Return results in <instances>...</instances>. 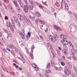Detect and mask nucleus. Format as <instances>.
<instances>
[{
  "label": "nucleus",
  "mask_w": 77,
  "mask_h": 77,
  "mask_svg": "<svg viewBox=\"0 0 77 77\" xmlns=\"http://www.w3.org/2000/svg\"><path fill=\"white\" fill-rule=\"evenodd\" d=\"M63 6H65V8L66 9H67V10L68 9V6L67 4H65V0H62L61 6L62 9H63Z\"/></svg>",
  "instance_id": "f257e3e1"
},
{
  "label": "nucleus",
  "mask_w": 77,
  "mask_h": 77,
  "mask_svg": "<svg viewBox=\"0 0 77 77\" xmlns=\"http://www.w3.org/2000/svg\"><path fill=\"white\" fill-rule=\"evenodd\" d=\"M19 19L20 21H23V20L27 24L29 23V21H28L26 17H25V16H19Z\"/></svg>",
  "instance_id": "f03ea898"
},
{
  "label": "nucleus",
  "mask_w": 77,
  "mask_h": 77,
  "mask_svg": "<svg viewBox=\"0 0 77 77\" xmlns=\"http://www.w3.org/2000/svg\"><path fill=\"white\" fill-rule=\"evenodd\" d=\"M49 38L52 42H54L56 41V40H57L58 39L57 36H54V37H53L51 35H49Z\"/></svg>",
  "instance_id": "7ed1b4c3"
},
{
  "label": "nucleus",
  "mask_w": 77,
  "mask_h": 77,
  "mask_svg": "<svg viewBox=\"0 0 77 77\" xmlns=\"http://www.w3.org/2000/svg\"><path fill=\"white\" fill-rule=\"evenodd\" d=\"M69 28L70 29L71 32H75L76 30L75 26L73 25H70L69 26Z\"/></svg>",
  "instance_id": "20e7f679"
},
{
  "label": "nucleus",
  "mask_w": 77,
  "mask_h": 77,
  "mask_svg": "<svg viewBox=\"0 0 77 77\" xmlns=\"http://www.w3.org/2000/svg\"><path fill=\"white\" fill-rule=\"evenodd\" d=\"M34 45H33L31 48V53H32L30 55V56H31V57L32 59H34V58L33 57V54L32 53H33V48H35V47H34Z\"/></svg>",
  "instance_id": "39448f33"
},
{
  "label": "nucleus",
  "mask_w": 77,
  "mask_h": 77,
  "mask_svg": "<svg viewBox=\"0 0 77 77\" xmlns=\"http://www.w3.org/2000/svg\"><path fill=\"white\" fill-rule=\"evenodd\" d=\"M23 8L24 12H26V13H28V12H29V9H28L27 6L26 5H25Z\"/></svg>",
  "instance_id": "423d86ee"
},
{
  "label": "nucleus",
  "mask_w": 77,
  "mask_h": 77,
  "mask_svg": "<svg viewBox=\"0 0 77 77\" xmlns=\"http://www.w3.org/2000/svg\"><path fill=\"white\" fill-rule=\"evenodd\" d=\"M47 45L48 47L50 48L49 51H51V53H52V52H53V51H52L53 50V48H52V47L51 46V45H50V44L49 43H47Z\"/></svg>",
  "instance_id": "0eeeda50"
},
{
  "label": "nucleus",
  "mask_w": 77,
  "mask_h": 77,
  "mask_svg": "<svg viewBox=\"0 0 77 77\" xmlns=\"http://www.w3.org/2000/svg\"><path fill=\"white\" fill-rule=\"evenodd\" d=\"M28 35H26V39L25 40L27 41L29 40V37L30 38V35H31V32H29L27 34Z\"/></svg>",
  "instance_id": "6e6552de"
},
{
  "label": "nucleus",
  "mask_w": 77,
  "mask_h": 77,
  "mask_svg": "<svg viewBox=\"0 0 77 77\" xmlns=\"http://www.w3.org/2000/svg\"><path fill=\"white\" fill-rule=\"evenodd\" d=\"M54 28L55 29L57 30H59L60 31H62V30L61 28H60L58 27V26H57V25H54Z\"/></svg>",
  "instance_id": "1a4fd4ad"
},
{
  "label": "nucleus",
  "mask_w": 77,
  "mask_h": 77,
  "mask_svg": "<svg viewBox=\"0 0 77 77\" xmlns=\"http://www.w3.org/2000/svg\"><path fill=\"white\" fill-rule=\"evenodd\" d=\"M64 72L66 75H69L71 73V71L69 69H68L66 71L64 70Z\"/></svg>",
  "instance_id": "9d476101"
},
{
  "label": "nucleus",
  "mask_w": 77,
  "mask_h": 77,
  "mask_svg": "<svg viewBox=\"0 0 77 77\" xmlns=\"http://www.w3.org/2000/svg\"><path fill=\"white\" fill-rule=\"evenodd\" d=\"M32 66H33V67H34V68H35V71H37L38 70V66H36V64L34 63V64H32Z\"/></svg>",
  "instance_id": "9b49d317"
},
{
  "label": "nucleus",
  "mask_w": 77,
  "mask_h": 77,
  "mask_svg": "<svg viewBox=\"0 0 77 77\" xmlns=\"http://www.w3.org/2000/svg\"><path fill=\"white\" fill-rule=\"evenodd\" d=\"M60 37L62 39H66V38H67V36L66 35H62L61 34L60 35Z\"/></svg>",
  "instance_id": "f8f14e48"
},
{
  "label": "nucleus",
  "mask_w": 77,
  "mask_h": 77,
  "mask_svg": "<svg viewBox=\"0 0 77 77\" xmlns=\"http://www.w3.org/2000/svg\"><path fill=\"white\" fill-rule=\"evenodd\" d=\"M75 49L73 48H72L71 50V52L72 54L74 55L76 54Z\"/></svg>",
  "instance_id": "ddd939ff"
},
{
  "label": "nucleus",
  "mask_w": 77,
  "mask_h": 77,
  "mask_svg": "<svg viewBox=\"0 0 77 77\" xmlns=\"http://www.w3.org/2000/svg\"><path fill=\"white\" fill-rule=\"evenodd\" d=\"M11 23L13 26V28H15V22L14 21L13 19H11Z\"/></svg>",
  "instance_id": "4468645a"
},
{
  "label": "nucleus",
  "mask_w": 77,
  "mask_h": 77,
  "mask_svg": "<svg viewBox=\"0 0 77 77\" xmlns=\"http://www.w3.org/2000/svg\"><path fill=\"white\" fill-rule=\"evenodd\" d=\"M19 33L20 35H21V36L22 37L23 39H25V37H24V34H23V33L22 32H21V31H20L19 32Z\"/></svg>",
  "instance_id": "2eb2a0df"
},
{
  "label": "nucleus",
  "mask_w": 77,
  "mask_h": 77,
  "mask_svg": "<svg viewBox=\"0 0 77 77\" xmlns=\"http://www.w3.org/2000/svg\"><path fill=\"white\" fill-rule=\"evenodd\" d=\"M55 7L57 8H59L60 6V5H59V3L58 2H57L55 4Z\"/></svg>",
  "instance_id": "dca6fc26"
},
{
  "label": "nucleus",
  "mask_w": 77,
  "mask_h": 77,
  "mask_svg": "<svg viewBox=\"0 0 77 77\" xmlns=\"http://www.w3.org/2000/svg\"><path fill=\"white\" fill-rule=\"evenodd\" d=\"M8 47L9 48H11V49H14V46L12 44H9L8 45Z\"/></svg>",
  "instance_id": "f3484780"
},
{
  "label": "nucleus",
  "mask_w": 77,
  "mask_h": 77,
  "mask_svg": "<svg viewBox=\"0 0 77 77\" xmlns=\"http://www.w3.org/2000/svg\"><path fill=\"white\" fill-rule=\"evenodd\" d=\"M35 14L36 15V16H37V17H41V14L39 13L38 12H35Z\"/></svg>",
  "instance_id": "a211bd4d"
},
{
  "label": "nucleus",
  "mask_w": 77,
  "mask_h": 77,
  "mask_svg": "<svg viewBox=\"0 0 77 77\" xmlns=\"http://www.w3.org/2000/svg\"><path fill=\"white\" fill-rule=\"evenodd\" d=\"M13 18H14V20L15 21L16 23H18V20L17 17L15 16H14Z\"/></svg>",
  "instance_id": "6ab92c4d"
},
{
  "label": "nucleus",
  "mask_w": 77,
  "mask_h": 77,
  "mask_svg": "<svg viewBox=\"0 0 77 77\" xmlns=\"http://www.w3.org/2000/svg\"><path fill=\"white\" fill-rule=\"evenodd\" d=\"M7 26L8 27H10V28L12 27V25H11V23H10V22H7Z\"/></svg>",
  "instance_id": "aec40b11"
},
{
  "label": "nucleus",
  "mask_w": 77,
  "mask_h": 77,
  "mask_svg": "<svg viewBox=\"0 0 77 77\" xmlns=\"http://www.w3.org/2000/svg\"><path fill=\"white\" fill-rule=\"evenodd\" d=\"M28 8L29 10H33V6L32 5H30L28 6Z\"/></svg>",
  "instance_id": "412c9836"
},
{
  "label": "nucleus",
  "mask_w": 77,
  "mask_h": 77,
  "mask_svg": "<svg viewBox=\"0 0 77 77\" xmlns=\"http://www.w3.org/2000/svg\"><path fill=\"white\" fill-rule=\"evenodd\" d=\"M17 58L19 59V60H21L23 62V63H25V62H26V61L25 60H24V59H22L23 60L21 59L20 57H17Z\"/></svg>",
  "instance_id": "4be33fe9"
},
{
  "label": "nucleus",
  "mask_w": 77,
  "mask_h": 77,
  "mask_svg": "<svg viewBox=\"0 0 77 77\" xmlns=\"http://www.w3.org/2000/svg\"><path fill=\"white\" fill-rule=\"evenodd\" d=\"M18 2L19 3V4L21 6V7H22V8H23V4H22L21 2V0H18Z\"/></svg>",
  "instance_id": "5701e85b"
},
{
  "label": "nucleus",
  "mask_w": 77,
  "mask_h": 77,
  "mask_svg": "<svg viewBox=\"0 0 77 77\" xmlns=\"http://www.w3.org/2000/svg\"><path fill=\"white\" fill-rule=\"evenodd\" d=\"M64 53L65 55H67L68 54V49H65Z\"/></svg>",
  "instance_id": "b1692460"
},
{
  "label": "nucleus",
  "mask_w": 77,
  "mask_h": 77,
  "mask_svg": "<svg viewBox=\"0 0 77 77\" xmlns=\"http://www.w3.org/2000/svg\"><path fill=\"white\" fill-rule=\"evenodd\" d=\"M72 57L73 58V60L75 61L77 60V57L76 56L73 55L72 56Z\"/></svg>",
  "instance_id": "393cba45"
},
{
  "label": "nucleus",
  "mask_w": 77,
  "mask_h": 77,
  "mask_svg": "<svg viewBox=\"0 0 77 77\" xmlns=\"http://www.w3.org/2000/svg\"><path fill=\"white\" fill-rule=\"evenodd\" d=\"M56 51L58 55V56H60V51L59 50H56Z\"/></svg>",
  "instance_id": "a878e982"
},
{
  "label": "nucleus",
  "mask_w": 77,
  "mask_h": 77,
  "mask_svg": "<svg viewBox=\"0 0 77 77\" xmlns=\"http://www.w3.org/2000/svg\"><path fill=\"white\" fill-rule=\"evenodd\" d=\"M39 23L42 24H45V22L44 21H42V20H39Z\"/></svg>",
  "instance_id": "bb28decb"
},
{
  "label": "nucleus",
  "mask_w": 77,
  "mask_h": 77,
  "mask_svg": "<svg viewBox=\"0 0 77 77\" xmlns=\"http://www.w3.org/2000/svg\"><path fill=\"white\" fill-rule=\"evenodd\" d=\"M54 69H57V70H61V69H62V68H61V67H59V68H57L56 66L54 67Z\"/></svg>",
  "instance_id": "cd10ccee"
},
{
  "label": "nucleus",
  "mask_w": 77,
  "mask_h": 77,
  "mask_svg": "<svg viewBox=\"0 0 77 77\" xmlns=\"http://www.w3.org/2000/svg\"><path fill=\"white\" fill-rule=\"evenodd\" d=\"M47 68L49 69V68H50V63H48V64L47 65Z\"/></svg>",
  "instance_id": "c85d7f7f"
},
{
  "label": "nucleus",
  "mask_w": 77,
  "mask_h": 77,
  "mask_svg": "<svg viewBox=\"0 0 77 77\" xmlns=\"http://www.w3.org/2000/svg\"><path fill=\"white\" fill-rule=\"evenodd\" d=\"M4 2L5 3H6L7 4H9V0H4Z\"/></svg>",
  "instance_id": "c756f323"
},
{
  "label": "nucleus",
  "mask_w": 77,
  "mask_h": 77,
  "mask_svg": "<svg viewBox=\"0 0 77 77\" xmlns=\"http://www.w3.org/2000/svg\"><path fill=\"white\" fill-rule=\"evenodd\" d=\"M13 2L16 7H17V6H18V5H17V2H16L15 1V0H14Z\"/></svg>",
  "instance_id": "7c9ffc66"
},
{
  "label": "nucleus",
  "mask_w": 77,
  "mask_h": 77,
  "mask_svg": "<svg viewBox=\"0 0 77 77\" xmlns=\"http://www.w3.org/2000/svg\"><path fill=\"white\" fill-rule=\"evenodd\" d=\"M12 36V35L11 34H8V36L7 37V39H9V38Z\"/></svg>",
  "instance_id": "2f4dec72"
},
{
  "label": "nucleus",
  "mask_w": 77,
  "mask_h": 77,
  "mask_svg": "<svg viewBox=\"0 0 77 77\" xmlns=\"http://www.w3.org/2000/svg\"><path fill=\"white\" fill-rule=\"evenodd\" d=\"M29 0L30 4H31V5H33V4H34V3H33V2L32 0Z\"/></svg>",
  "instance_id": "473e14b6"
},
{
  "label": "nucleus",
  "mask_w": 77,
  "mask_h": 77,
  "mask_svg": "<svg viewBox=\"0 0 77 77\" xmlns=\"http://www.w3.org/2000/svg\"><path fill=\"white\" fill-rule=\"evenodd\" d=\"M39 8H40V9H42V10H44V9L43 8H44V7L43 6H42V5H39Z\"/></svg>",
  "instance_id": "72a5a7b5"
},
{
  "label": "nucleus",
  "mask_w": 77,
  "mask_h": 77,
  "mask_svg": "<svg viewBox=\"0 0 77 77\" xmlns=\"http://www.w3.org/2000/svg\"><path fill=\"white\" fill-rule=\"evenodd\" d=\"M65 40H64V39H63L61 41V42L62 44H65Z\"/></svg>",
  "instance_id": "f704fd0d"
},
{
  "label": "nucleus",
  "mask_w": 77,
  "mask_h": 77,
  "mask_svg": "<svg viewBox=\"0 0 77 77\" xmlns=\"http://www.w3.org/2000/svg\"><path fill=\"white\" fill-rule=\"evenodd\" d=\"M29 18L31 20H35V17H32L31 15L29 16Z\"/></svg>",
  "instance_id": "c9c22d12"
},
{
  "label": "nucleus",
  "mask_w": 77,
  "mask_h": 77,
  "mask_svg": "<svg viewBox=\"0 0 77 77\" xmlns=\"http://www.w3.org/2000/svg\"><path fill=\"white\" fill-rule=\"evenodd\" d=\"M68 66L70 67V68H72V65L70 63H68Z\"/></svg>",
  "instance_id": "e433bc0d"
},
{
  "label": "nucleus",
  "mask_w": 77,
  "mask_h": 77,
  "mask_svg": "<svg viewBox=\"0 0 77 77\" xmlns=\"http://www.w3.org/2000/svg\"><path fill=\"white\" fill-rule=\"evenodd\" d=\"M61 65H62L63 66H65V62H61Z\"/></svg>",
  "instance_id": "4c0bfd02"
},
{
  "label": "nucleus",
  "mask_w": 77,
  "mask_h": 77,
  "mask_svg": "<svg viewBox=\"0 0 77 77\" xmlns=\"http://www.w3.org/2000/svg\"><path fill=\"white\" fill-rule=\"evenodd\" d=\"M69 42L70 44H71L70 45V46H71V47H72V48H74V46H73V45L71 43V42L69 41Z\"/></svg>",
  "instance_id": "58836bf2"
},
{
  "label": "nucleus",
  "mask_w": 77,
  "mask_h": 77,
  "mask_svg": "<svg viewBox=\"0 0 77 77\" xmlns=\"http://www.w3.org/2000/svg\"><path fill=\"white\" fill-rule=\"evenodd\" d=\"M46 71L47 73H50V72H51V71L49 69L48 70H46Z\"/></svg>",
  "instance_id": "ea45409f"
},
{
  "label": "nucleus",
  "mask_w": 77,
  "mask_h": 77,
  "mask_svg": "<svg viewBox=\"0 0 77 77\" xmlns=\"http://www.w3.org/2000/svg\"><path fill=\"white\" fill-rule=\"evenodd\" d=\"M42 3L43 5H45L46 6H48L47 5V2H44L42 1Z\"/></svg>",
  "instance_id": "a19ab883"
},
{
  "label": "nucleus",
  "mask_w": 77,
  "mask_h": 77,
  "mask_svg": "<svg viewBox=\"0 0 77 77\" xmlns=\"http://www.w3.org/2000/svg\"><path fill=\"white\" fill-rule=\"evenodd\" d=\"M3 30H4V31L5 33H8V31L5 29H3Z\"/></svg>",
  "instance_id": "79ce46f5"
},
{
  "label": "nucleus",
  "mask_w": 77,
  "mask_h": 77,
  "mask_svg": "<svg viewBox=\"0 0 77 77\" xmlns=\"http://www.w3.org/2000/svg\"><path fill=\"white\" fill-rule=\"evenodd\" d=\"M24 2L27 5H28V2H27V0H24Z\"/></svg>",
  "instance_id": "37998d69"
},
{
  "label": "nucleus",
  "mask_w": 77,
  "mask_h": 77,
  "mask_svg": "<svg viewBox=\"0 0 77 77\" xmlns=\"http://www.w3.org/2000/svg\"><path fill=\"white\" fill-rule=\"evenodd\" d=\"M20 55L21 57V59H24V57H23V55L21 54V52L20 53Z\"/></svg>",
  "instance_id": "c03bdc74"
},
{
  "label": "nucleus",
  "mask_w": 77,
  "mask_h": 77,
  "mask_svg": "<svg viewBox=\"0 0 77 77\" xmlns=\"http://www.w3.org/2000/svg\"><path fill=\"white\" fill-rule=\"evenodd\" d=\"M17 26L19 27H20V26H21V24H20V22H18Z\"/></svg>",
  "instance_id": "a18cd8bd"
},
{
  "label": "nucleus",
  "mask_w": 77,
  "mask_h": 77,
  "mask_svg": "<svg viewBox=\"0 0 77 77\" xmlns=\"http://www.w3.org/2000/svg\"><path fill=\"white\" fill-rule=\"evenodd\" d=\"M73 68L75 72H77V68H76V67L75 66H74Z\"/></svg>",
  "instance_id": "49530a36"
},
{
  "label": "nucleus",
  "mask_w": 77,
  "mask_h": 77,
  "mask_svg": "<svg viewBox=\"0 0 77 77\" xmlns=\"http://www.w3.org/2000/svg\"><path fill=\"white\" fill-rule=\"evenodd\" d=\"M52 12H54V8L53 7H51Z\"/></svg>",
  "instance_id": "de8ad7c7"
},
{
  "label": "nucleus",
  "mask_w": 77,
  "mask_h": 77,
  "mask_svg": "<svg viewBox=\"0 0 77 77\" xmlns=\"http://www.w3.org/2000/svg\"><path fill=\"white\" fill-rule=\"evenodd\" d=\"M68 42L66 40V42H65L64 43V45H68Z\"/></svg>",
  "instance_id": "09e8293b"
},
{
  "label": "nucleus",
  "mask_w": 77,
  "mask_h": 77,
  "mask_svg": "<svg viewBox=\"0 0 77 77\" xmlns=\"http://www.w3.org/2000/svg\"><path fill=\"white\" fill-rule=\"evenodd\" d=\"M52 59L55 58V55L54 54H53V55L52 57Z\"/></svg>",
  "instance_id": "8fccbe9b"
},
{
  "label": "nucleus",
  "mask_w": 77,
  "mask_h": 77,
  "mask_svg": "<svg viewBox=\"0 0 77 77\" xmlns=\"http://www.w3.org/2000/svg\"><path fill=\"white\" fill-rule=\"evenodd\" d=\"M26 52L27 54H29V50L26 49Z\"/></svg>",
  "instance_id": "3c124183"
},
{
  "label": "nucleus",
  "mask_w": 77,
  "mask_h": 77,
  "mask_svg": "<svg viewBox=\"0 0 77 77\" xmlns=\"http://www.w3.org/2000/svg\"><path fill=\"white\" fill-rule=\"evenodd\" d=\"M40 39H41L42 40H44V38L42 37V35H39Z\"/></svg>",
  "instance_id": "603ef678"
},
{
  "label": "nucleus",
  "mask_w": 77,
  "mask_h": 77,
  "mask_svg": "<svg viewBox=\"0 0 77 77\" xmlns=\"http://www.w3.org/2000/svg\"><path fill=\"white\" fill-rule=\"evenodd\" d=\"M72 75L73 77H75V74L74 73H72Z\"/></svg>",
  "instance_id": "864d4df0"
},
{
  "label": "nucleus",
  "mask_w": 77,
  "mask_h": 77,
  "mask_svg": "<svg viewBox=\"0 0 77 77\" xmlns=\"http://www.w3.org/2000/svg\"><path fill=\"white\" fill-rule=\"evenodd\" d=\"M11 53L12 54H15V53H14V51H11Z\"/></svg>",
  "instance_id": "5fc2aeb1"
},
{
  "label": "nucleus",
  "mask_w": 77,
  "mask_h": 77,
  "mask_svg": "<svg viewBox=\"0 0 77 77\" xmlns=\"http://www.w3.org/2000/svg\"><path fill=\"white\" fill-rule=\"evenodd\" d=\"M62 58L63 60H65V57H64V56H62Z\"/></svg>",
  "instance_id": "6e6d98bb"
},
{
  "label": "nucleus",
  "mask_w": 77,
  "mask_h": 77,
  "mask_svg": "<svg viewBox=\"0 0 77 77\" xmlns=\"http://www.w3.org/2000/svg\"><path fill=\"white\" fill-rule=\"evenodd\" d=\"M5 20H9V19L8 18V17L6 16H5Z\"/></svg>",
  "instance_id": "4d7b16f0"
},
{
  "label": "nucleus",
  "mask_w": 77,
  "mask_h": 77,
  "mask_svg": "<svg viewBox=\"0 0 77 77\" xmlns=\"http://www.w3.org/2000/svg\"><path fill=\"white\" fill-rule=\"evenodd\" d=\"M14 49H15L16 51H18V49H17V48L16 47H15Z\"/></svg>",
  "instance_id": "13d9d810"
},
{
  "label": "nucleus",
  "mask_w": 77,
  "mask_h": 77,
  "mask_svg": "<svg viewBox=\"0 0 77 77\" xmlns=\"http://www.w3.org/2000/svg\"><path fill=\"white\" fill-rule=\"evenodd\" d=\"M17 10L18 12H21V10L20 9V8L18 7L17 8Z\"/></svg>",
  "instance_id": "bf43d9fd"
},
{
  "label": "nucleus",
  "mask_w": 77,
  "mask_h": 77,
  "mask_svg": "<svg viewBox=\"0 0 77 77\" xmlns=\"http://www.w3.org/2000/svg\"><path fill=\"white\" fill-rule=\"evenodd\" d=\"M1 60L3 62H4V61H5V60H4V59H3V58H2L1 59Z\"/></svg>",
  "instance_id": "052dcab7"
},
{
  "label": "nucleus",
  "mask_w": 77,
  "mask_h": 77,
  "mask_svg": "<svg viewBox=\"0 0 77 77\" xmlns=\"http://www.w3.org/2000/svg\"><path fill=\"white\" fill-rule=\"evenodd\" d=\"M65 68H66V70L68 69H69V68H68V66H65Z\"/></svg>",
  "instance_id": "680f3d73"
},
{
  "label": "nucleus",
  "mask_w": 77,
  "mask_h": 77,
  "mask_svg": "<svg viewBox=\"0 0 77 77\" xmlns=\"http://www.w3.org/2000/svg\"><path fill=\"white\" fill-rule=\"evenodd\" d=\"M45 76L46 77H50V76H49V75H48V74H46L45 75Z\"/></svg>",
  "instance_id": "e2e57ef3"
},
{
  "label": "nucleus",
  "mask_w": 77,
  "mask_h": 77,
  "mask_svg": "<svg viewBox=\"0 0 77 77\" xmlns=\"http://www.w3.org/2000/svg\"><path fill=\"white\" fill-rule=\"evenodd\" d=\"M68 14H72V12H71L70 11H68Z\"/></svg>",
  "instance_id": "0e129e2a"
},
{
  "label": "nucleus",
  "mask_w": 77,
  "mask_h": 77,
  "mask_svg": "<svg viewBox=\"0 0 77 77\" xmlns=\"http://www.w3.org/2000/svg\"><path fill=\"white\" fill-rule=\"evenodd\" d=\"M7 50L8 51H11V50H10V49L8 48H7Z\"/></svg>",
  "instance_id": "69168bd1"
},
{
  "label": "nucleus",
  "mask_w": 77,
  "mask_h": 77,
  "mask_svg": "<svg viewBox=\"0 0 77 77\" xmlns=\"http://www.w3.org/2000/svg\"><path fill=\"white\" fill-rule=\"evenodd\" d=\"M10 28H10L11 30H12V31H14V29H13V27H12V26H11V27Z\"/></svg>",
  "instance_id": "338daca9"
},
{
  "label": "nucleus",
  "mask_w": 77,
  "mask_h": 77,
  "mask_svg": "<svg viewBox=\"0 0 77 77\" xmlns=\"http://www.w3.org/2000/svg\"><path fill=\"white\" fill-rule=\"evenodd\" d=\"M67 59H69L70 60H71V57H67Z\"/></svg>",
  "instance_id": "774afa93"
}]
</instances>
